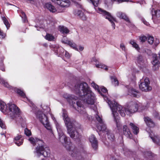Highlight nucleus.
Instances as JSON below:
<instances>
[{"label": "nucleus", "mask_w": 160, "mask_h": 160, "mask_svg": "<svg viewBox=\"0 0 160 160\" xmlns=\"http://www.w3.org/2000/svg\"><path fill=\"white\" fill-rule=\"evenodd\" d=\"M136 61L137 63L140 65H143L144 62L143 58L141 55H139L137 58Z\"/></svg>", "instance_id": "nucleus-29"}, {"label": "nucleus", "mask_w": 160, "mask_h": 160, "mask_svg": "<svg viewBox=\"0 0 160 160\" xmlns=\"http://www.w3.org/2000/svg\"><path fill=\"white\" fill-rule=\"evenodd\" d=\"M24 133L26 136H29L31 135V131L27 129V128H26L24 129Z\"/></svg>", "instance_id": "nucleus-44"}, {"label": "nucleus", "mask_w": 160, "mask_h": 160, "mask_svg": "<svg viewBox=\"0 0 160 160\" xmlns=\"http://www.w3.org/2000/svg\"><path fill=\"white\" fill-rule=\"evenodd\" d=\"M72 89L79 96L83 97L82 98L85 103L93 105V109L95 111L96 107L94 104L95 100V95L86 82H83L75 84Z\"/></svg>", "instance_id": "nucleus-1"}, {"label": "nucleus", "mask_w": 160, "mask_h": 160, "mask_svg": "<svg viewBox=\"0 0 160 160\" xmlns=\"http://www.w3.org/2000/svg\"><path fill=\"white\" fill-rule=\"evenodd\" d=\"M37 117L47 129L51 130V128L49 123L47 117L46 115L41 111H38L37 114Z\"/></svg>", "instance_id": "nucleus-11"}, {"label": "nucleus", "mask_w": 160, "mask_h": 160, "mask_svg": "<svg viewBox=\"0 0 160 160\" xmlns=\"http://www.w3.org/2000/svg\"><path fill=\"white\" fill-rule=\"evenodd\" d=\"M75 5L78 8H82V5L81 4L77 2H74Z\"/></svg>", "instance_id": "nucleus-49"}, {"label": "nucleus", "mask_w": 160, "mask_h": 160, "mask_svg": "<svg viewBox=\"0 0 160 160\" xmlns=\"http://www.w3.org/2000/svg\"><path fill=\"white\" fill-rule=\"evenodd\" d=\"M143 0H140V1H142Z\"/></svg>", "instance_id": "nucleus-63"}, {"label": "nucleus", "mask_w": 160, "mask_h": 160, "mask_svg": "<svg viewBox=\"0 0 160 160\" xmlns=\"http://www.w3.org/2000/svg\"><path fill=\"white\" fill-rule=\"evenodd\" d=\"M128 92L129 93L128 94L129 95H130L131 96H132L134 97H136L138 95V92L136 91V90L134 89L133 88H132L131 89H130Z\"/></svg>", "instance_id": "nucleus-27"}, {"label": "nucleus", "mask_w": 160, "mask_h": 160, "mask_svg": "<svg viewBox=\"0 0 160 160\" xmlns=\"http://www.w3.org/2000/svg\"><path fill=\"white\" fill-rule=\"evenodd\" d=\"M111 78L112 83L114 84L115 86H118V81L115 76H112L111 77Z\"/></svg>", "instance_id": "nucleus-31"}, {"label": "nucleus", "mask_w": 160, "mask_h": 160, "mask_svg": "<svg viewBox=\"0 0 160 160\" xmlns=\"http://www.w3.org/2000/svg\"><path fill=\"white\" fill-rule=\"evenodd\" d=\"M154 13V14H152V19L153 21L156 23L157 22L156 20V18H158V19H160V10H158L157 11H155Z\"/></svg>", "instance_id": "nucleus-24"}, {"label": "nucleus", "mask_w": 160, "mask_h": 160, "mask_svg": "<svg viewBox=\"0 0 160 160\" xmlns=\"http://www.w3.org/2000/svg\"><path fill=\"white\" fill-rule=\"evenodd\" d=\"M70 41L68 40V39L65 38L64 37L62 39L61 42L63 44H68L69 43H70Z\"/></svg>", "instance_id": "nucleus-40"}, {"label": "nucleus", "mask_w": 160, "mask_h": 160, "mask_svg": "<svg viewBox=\"0 0 160 160\" xmlns=\"http://www.w3.org/2000/svg\"><path fill=\"white\" fill-rule=\"evenodd\" d=\"M96 118L99 123V125H98L97 126L98 129L100 131H102L104 133H106L107 134L108 138V139L111 141H113L114 138V136L113 134L111 133L110 132L107 128L106 125L103 123L102 119L97 113L96 114Z\"/></svg>", "instance_id": "nucleus-6"}, {"label": "nucleus", "mask_w": 160, "mask_h": 160, "mask_svg": "<svg viewBox=\"0 0 160 160\" xmlns=\"http://www.w3.org/2000/svg\"><path fill=\"white\" fill-rule=\"evenodd\" d=\"M120 47L122 50L124 51H125L126 47L123 43H121L120 44Z\"/></svg>", "instance_id": "nucleus-50"}, {"label": "nucleus", "mask_w": 160, "mask_h": 160, "mask_svg": "<svg viewBox=\"0 0 160 160\" xmlns=\"http://www.w3.org/2000/svg\"><path fill=\"white\" fill-rule=\"evenodd\" d=\"M97 10L98 13L102 14L106 19H108L111 22L113 29H114L115 27V25L114 22H116V19L112 17L109 12L100 8H98V10Z\"/></svg>", "instance_id": "nucleus-10"}, {"label": "nucleus", "mask_w": 160, "mask_h": 160, "mask_svg": "<svg viewBox=\"0 0 160 160\" xmlns=\"http://www.w3.org/2000/svg\"><path fill=\"white\" fill-rule=\"evenodd\" d=\"M90 1L95 7L98 6L99 2V0H90Z\"/></svg>", "instance_id": "nucleus-45"}, {"label": "nucleus", "mask_w": 160, "mask_h": 160, "mask_svg": "<svg viewBox=\"0 0 160 160\" xmlns=\"http://www.w3.org/2000/svg\"><path fill=\"white\" fill-rule=\"evenodd\" d=\"M148 42L150 44H152L154 41V39L152 36H149L148 37Z\"/></svg>", "instance_id": "nucleus-42"}, {"label": "nucleus", "mask_w": 160, "mask_h": 160, "mask_svg": "<svg viewBox=\"0 0 160 160\" xmlns=\"http://www.w3.org/2000/svg\"><path fill=\"white\" fill-rule=\"evenodd\" d=\"M20 15L22 18V21L24 22H28V20L26 18V16L24 12L22 11H21Z\"/></svg>", "instance_id": "nucleus-33"}, {"label": "nucleus", "mask_w": 160, "mask_h": 160, "mask_svg": "<svg viewBox=\"0 0 160 160\" xmlns=\"http://www.w3.org/2000/svg\"><path fill=\"white\" fill-rule=\"evenodd\" d=\"M68 45H69L70 47H72L73 48L75 49V50H77L76 44L70 41V43H69Z\"/></svg>", "instance_id": "nucleus-39"}, {"label": "nucleus", "mask_w": 160, "mask_h": 160, "mask_svg": "<svg viewBox=\"0 0 160 160\" xmlns=\"http://www.w3.org/2000/svg\"><path fill=\"white\" fill-rule=\"evenodd\" d=\"M65 97L68 99L69 102H72L73 107L74 108L81 113L83 114L82 112L84 111H82V109L83 108L81 102L78 101L77 97L74 95H69L67 97Z\"/></svg>", "instance_id": "nucleus-8"}, {"label": "nucleus", "mask_w": 160, "mask_h": 160, "mask_svg": "<svg viewBox=\"0 0 160 160\" xmlns=\"http://www.w3.org/2000/svg\"><path fill=\"white\" fill-rule=\"evenodd\" d=\"M159 43V39H156L155 42V44L156 45H157Z\"/></svg>", "instance_id": "nucleus-53"}, {"label": "nucleus", "mask_w": 160, "mask_h": 160, "mask_svg": "<svg viewBox=\"0 0 160 160\" xmlns=\"http://www.w3.org/2000/svg\"><path fill=\"white\" fill-rule=\"evenodd\" d=\"M62 51H63V53L62 54L63 55H64V52H65L64 55L66 57L68 58L70 57V55L66 51H64V50L63 48L62 49Z\"/></svg>", "instance_id": "nucleus-46"}, {"label": "nucleus", "mask_w": 160, "mask_h": 160, "mask_svg": "<svg viewBox=\"0 0 160 160\" xmlns=\"http://www.w3.org/2000/svg\"><path fill=\"white\" fill-rule=\"evenodd\" d=\"M153 60L152 63L153 65V69L155 70L158 69L160 66V63L158 59V57L156 54L153 55Z\"/></svg>", "instance_id": "nucleus-14"}, {"label": "nucleus", "mask_w": 160, "mask_h": 160, "mask_svg": "<svg viewBox=\"0 0 160 160\" xmlns=\"http://www.w3.org/2000/svg\"><path fill=\"white\" fill-rule=\"evenodd\" d=\"M21 135H19L16 137L14 138L15 143L18 146H20L23 143V140L22 139H21Z\"/></svg>", "instance_id": "nucleus-25"}, {"label": "nucleus", "mask_w": 160, "mask_h": 160, "mask_svg": "<svg viewBox=\"0 0 160 160\" xmlns=\"http://www.w3.org/2000/svg\"><path fill=\"white\" fill-rule=\"evenodd\" d=\"M45 6L50 12L52 13H58L62 12V11L57 10L55 7L50 3L46 4Z\"/></svg>", "instance_id": "nucleus-16"}, {"label": "nucleus", "mask_w": 160, "mask_h": 160, "mask_svg": "<svg viewBox=\"0 0 160 160\" xmlns=\"http://www.w3.org/2000/svg\"><path fill=\"white\" fill-rule=\"evenodd\" d=\"M0 83L3 84L5 87L9 88V85L8 83L6 82L5 80L2 78H0Z\"/></svg>", "instance_id": "nucleus-41"}, {"label": "nucleus", "mask_w": 160, "mask_h": 160, "mask_svg": "<svg viewBox=\"0 0 160 160\" xmlns=\"http://www.w3.org/2000/svg\"><path fill=\"white\" fill-rule=\"evenodd\" d=\"M92 86L96 90H97L98 92L99 93H101L102 94V93L100 92V90L98 86L97 85L96 83H95L94 82H92L91 84Z\"/></svg>", "instance_id": "nucleus-37"}, {"label": "nucleus", "mask_w": 160, "mask_h": 160, "mask_svg": "<svg viewBox=\"0 0 160 160\" xmlns=\"http://www.w3.org/2000/svg\"><path fill=\"white\" fill-rule=\"evenodd\" d=\"M114 1L117 2L118 3H121L124 2H128L129 0H105V3L108 6L112 5Z\"/></svg>", "instance_id": "nucleus-23"}, {"label": "nucleus", "mask_w": 160, "mask_h": 160, "mask_svg": "<svg viewBox=\"0 0 160 160\" xmlns=\"http://www.w3.org/2000/svg\"><path fill=\"white\" fill-rule=\"evenodd\" d=\"M111 160H117L116 158H113V157H112L111 159Z\"/></svg>", "instance_id": "nucleus-58"}, {"label": "nucleus", "mask_w": 160, "mask_h": 160, "mask_svg": "<svg viewBox=\"0 0 160 160\" xmlns=\"http://www.w3.org/2000/svg\"><path fill=\"white\" fill-rule=\"evenodd\" d=\"M0 127L2 129H5L6 126L3 121L0 118Z\"/></svg>", "instance_id": "nucleus-48"}, {"label": "nucleus", "mask_w": 160, "mask_h": 160, "mask_svg": "<svg viewBox=\"0 0 160 160\" xmlns=\"http://www.w3.org/2000/svg\"><path fill=\"white\" fill-rule=\"evenodd\" d=\"M45 38L48 41H52L54 39V37L53 36L50 34H47L45 36Z\"/></svg>", "instance_id": "nucleus-36"}, {"label": "nucleus", "mask_w": 160, "mask_h": 160, "mask_svg": "<svg viewBox=\"0 0 160 160\" xmlns=\"http://www.w3.org/2000/svg\"><path fill=\"white\" fill-rule=\"evenodd\" d=\"M130 43L132 45V47L135 48L138 51H139L140 50V48L138 45L135 42L134 40H131Z\"/></svg>", "instance_id": "nucleus-28"}, {"label": "nucleus", "mask_w": 160, "mask_h": 160, "mask_svg": "<svg viewBox=\"0 0 160 160\" xmlns=\"http://www.w3.org/2000/svg\"><path fill=\"white\" fill-rule=\"evenodd\" d=\"M107 102L112 110V114L113 115L114 121L116 122L118 129L119 130L122 128V125L119 121L117 120V117L118 115V111L123 117L125 116V113L123 110H122V107L114 101H111L108 100Z\"/></svg>", "instance_id": "nucleus-4"}, {"label": "nucleus", "mask_w": 160, "mask_h": 160, "mask_svg": "<svg viewBox=\"0 0 160 160\" xmlns=\"http://www.w3.org/2000/svg\"><path fill=\"white\" fill-rule=\"evenodd\" d=\"M96 67L98 68H101L104 69L106 70H107L108 69L107 67L104 65L102 64H98L96 65Z\"/></svg>", "instance_id": "nucleus-38"}, {"label": "nucleus", "mask_w": 160, "mask_h": 160, "mask_svg": "<svg viewBox=\"0 0 160 160\" xmlns=\"http://www.w3.org/2000/svg\"><path fill=\"white\" fill-rule=\"evenodd\" d=\"M1 70H2V71H5V69L4 68H2L1 69Z\"/></svg>", "instance_id": "nucleus-59"}, {"label": "nucleus", "mask_w": 160, "mask_h": 160, "mask_svg": "<svg viewBox=\"0 0 160 160\" xmlns=\"http://www.w3.org/2000/svg\"><path fill=\"white\" fill-rule=\"evenodd\" d=\"M117 15L120 19H124L125 21L130 22V21L128 17L126 15V14L122 12H119L117 13Z\"/></svg>", "instance_id": "nucleus-19"}, {"label": "nucleus", "mask_w": 160, "mask_h": 160, "mask_svg": "<svg viewBox=\"0 0 160 160\" xmlns=\"http://www.w3.org/2000/svg\"><path fill=\"white\" fill-rule=\"evenodd\" d=\"M42 160H45L44 159H43Z\"/></svg>", "instance_id": "nucleus-62"}, {"label": "nucleus", "mask_w": 160, "mask_h": 160, "mask_svg": "<svg viewBox=\"0 0 160 160\" xmlns=\"http://www.w3.org/2000/svg\"><path fill=\"white\" fill-rule=\"evenodd\" d=\"M2 19L3 21V22L6 27L8 29L9 28L10 25L9 22L7 20V19L5 17H2Z\"/></svg>", "instance_id": "nucleus-32"}, {"label": "nucleus", "mask_w": 160, "mask_h": 160, "mask_svg": "<svg viewBox=\"0 0 160 160\" xmlns=\"http://www.w3.org/2000/svg\"><path fill=\"white\" fill-rule=\"evenodd\" d=\"M60 31L63 33H67L69 32V30L67 28L63 26L60 27Z\"/></svg>", "instance_id": "nucleus-34"}, {"label": "nucleus", "mask_w": 160, "mask_h": 160, "mask_svg": "<svg viewBox=\"0 0 160 160\" xmlns=\"http://www.w3.org/2000/svg\"><path fill=\"white\" fill-rule=\"evenodd\" d=\"M29 2L32 4H35L36 3L37 0H27Z\"/></svg>", "instance_id": "nucleus-51"}, {"label": "nucleus", "mask_w": 160, "mask_h": 160, "mask_svg": "<svg viewBox=\"0 0 160 160\" xmlns=\"http://www.w3.org/2000/svg\"><path fill=\"white\" fill-rule=\"evenodd\" d=\"M89 141L91 142L92 148L96 149L98 146V141L95 137L93 135H91L89 138Z\"/></svg>", "instance_id": "nucleus-15"}, {"label": "nucleus", "mask_w": 160, "mask_h": 160, "mask_svg": "<svg viewBox=\"0 0 160 160\" xmlns=\"http://www.w3.org/2000/svg\"><path fill=\"white\" fill-rule=\"evenodd\" d=\"M16 91L18 94H19L22 97L25 98L26 97V96L25 94L22 91H21V90L17 89L16 90Z\"/></svg>", "instance_id": "nucleus-35"}, {"label": "nucleus", "mask_w": 160, "mask_h": 160, "mask_svg": "<svg viewBox=\"0 0 160 160\" xmlns=\"http://www.w3.org/2000/svg\"><path fill=\"white\" fill-rule=\"evenodd\" d=\"M62 116L67 128L68 133L72 138L75 140H79L81 138V135L77 131L75 124L71 122L65 110L63 111Z\"/></svg>", "instance_id": "nucleus-3"}, {"label": "nucleus", "mask_w": 160, "mask_h": 160, "mask_svg": "<svg viewBox=\"0 0 160 160\" xmlns=\"http://www.w3.org/2000/svg\"><path fill=\"white\" fill-rule=\"evenodd\" d=\"M142 21L143 22V23L146 26H148L149 25V23L147 22L144 19H142Z\"/></svg>", "instance_id": "nucleus-52"}, {"label": "nucleus", "mask_w": 160, "mask_h": 160, "mask_svg": "<svg viewBox=\"0 0 160 160\" xmlns=\"http://www.w3.org/2000/svg\"><path fill=\"white\" fill-rule=\"evenodd\" d=\"M0 105L1 106V109L2 112L5 111L7 109V106L6 104L3 102L0 101Z\"/></svg>", "instance_id": "nucleus-30"}, {"label": "nucleus", "mask_w": 160, "mask_h": 160, "mask_svg": "<svg viewBox=\"0 0 160 160\" xmlns=\"http://www.w3.org/2000/svg\"><path fill=\"white\" fill-rule=\"evenodd\" d=\"M149 135L154 143L160 145V138L158 136L153 132H151L149 133Z\"/></svg>", "instance_id": "nucleus-13"}, {"label": "nucleus", "mask_w": 160, "mask_h": 160, "mask_svg": "<svg viewBox=\"0 0 160 160\" xmlns=\"http://www.w3.org/2000/svg\"><path fill=\"white\" fill-rule=\"evenodd\" d=\"M144 119L147 125L149 127H153L155 126L154 122L150 118L147 117H144Z\"/></svg>", "instance_id": "nucleus-20"}, {"label": "nucleus", "mask_w": 160, "mask_h": 160, "mask_svg": "<svg viewBox=\"0 0 160 160\" xmlns=\"http://www.w3.org/2000/svg\"><path fill=\"white\" fill-rule=\"evenodd\" d=\"M144 155L146 160H155V158H154L155 154L152 153L151 152H145Z\"/></svg>", "instance_id": "nucleus-18"}, {"label": "nucleus", "mask_w": 160, "mask_h": 160, "mask_svg": "<svg viewBox=\"0 0 160 160\" xmlns=\"http://www.w3.org/2000/svg\"><path fill=\"white\" fill-rule=\"evenodd\" d=\"M130 126L133 131L134 134H137L139 132V128L134 124L130 123L129 124Z\"/></svg>", "instance_id": "nucleus-26"}, {"label": "nucleus", "mask_w": 160, "mask_h": 160, "mask_svg": "<svg viewBox=\"0 0 160 160\" xmlns=\"http://www.w3.org/2000/svg\"><path fill=\"white\" fill-rule=\"evenodd\" d=\"M143 108L142 109V110L145 109L146 108V107L145 106H143Z\"/></svg>", "instance_id": "nucleus-60"}, {"label": "nucleus", "mask_w": 160, "mask_h": 160, "mask_svg": "<svg viewBox=\"0 0 160 160\" xmlns=\"http://www.w3.org/2000/svg\"><path fill=\"white\" fill-rule=\"evenodd\" d=\"M83 115L85 117H88V114L85 112L83 113Z\"/></svg>", "instance_id": "nucleus-54"}, {"label": "nucleus", "mask_w": 160, "mask_h": 160, "mask_svg": "<svg viewBox=\"0 0 160 160\" xmlns=\"http://www.w3.org/2000/svg\"><path fill=\"white\" fill-rule=\"evenodd\" d=\"M83 49V48L82 46H80L79 47V50L80 51H82Z\"/></svg>", "instance_id": "nucleus-57"}, {"label": "nucleus", "mask_w": 160, "mask_h": 160, "mask_svg": "<svg viewBox=\"0 0 160 160\" xmlns=\"http://www.w3.org/2000/svg\"><path fill=\"white\" fill-rule=\"evenodd\" d=\"M74 13L75 15L79 16L83 20L86 19V17L81 10L75 9Z\"/></svg>", "instance_id": "nucleus-22"}, {"label": "nucleus", "mask_w": 160, "mask_h": 160, "mask_svg": "<svg viewBox=\"0 0 160 160\" xmlns=\"http://www.w3.org/2000/svg\"><path fill=\"white\" fill-rule=\"evenodd\" d=\"M57 3L62 7H68L70 6L71 2L69 0H60Z\"/></svg>", "instance_id": "nucleus-17"}, {"label": "nucleus", "mask_w": 160, "mask_h": 160, "mask_svg": "<svg viewBox=\"0 0 160 160\" xmlns=\"http://www.w3.org/2000/svg\"><path fill=\"white\" fill-rule=\"evenodd\" d=\"M138 108V104L136 102H132L130 103L127 108H123L124 112H125L126 114L128 115L134 113L137 111Z\"/></svg>", "instance_id": "nucleus-9"}, {"label": "nucleus", "mask_w": 160, "mask_h": 160, "mask_svg": "<svg viewBox=\"0 0 160 160\" xmlns=\"http://www.w3.org/2000/svg\"><path fill=\"white\" fill-rule=\"evenodd\" d=\"M46 45H47V44H44V46H46Z\"/></svg>", "instance_id": "nucleus-61"}, {"label": "nucleus", "mask_w": 160, "mask_h": 160, "mask_svg": "<svg viewBox=\"0 0 160 160\" xmlns=\"http://www.w3.org/2000/svg\"><path fill=\"white\" fill-rule=\"evenodd\" d=\"M123 134L128 138H131L132 137L131 132L127 126L125 125L123 126Z\"/></svg>", "instance_id": "nucleus-21"}, {"label": "nucleus", "mask_w": 160, "mask_h": 160, "mask_svg": "<svg viewBox=\"0 0 160 160\" xmlns=\"http://www.w3.org/2000/svg\"><path fill=\"white\" fill-rule=\"evenodd\" d=\"M57 52H58V50H57Z\"/></svg>", "instance_id": "nucleus-64"}, {"label": "nucleus", "mask_w": 160, "mask_h": 160, "mask_svg": "<svg viewBox=\"0 0 160 160\" xmlns=\"http://www.w3.org/2000/svg\"><path fill=\"white\" fill-rule=\"evenodd\" d=\"M29 141L33 145H38L36 148V151L38 155H42L44 157L48 156L49 153V148L42 140L31 137L29 139Z\"/></svg>", "instance_id": "nucleus-5"}, {"label": "nucleus", "mask_w": 160, "mask_h": 160, "mask_svg": "<svg viewBox=\"0 0 160 160\" xmlns=\"http://www.w3.org/2000/svg\"><path fill=\"white\" fill-rule=\"evenodd\" d=\"M139 39L141 42H145L147 39V37L144 36L140 37Z\"/></svg>", "instance_id": "nucleus-47"}, {"label": "nucleus", "mask_w": 160, "mask_h": 160, "mask_svg": "<svg viewBox=\"0 0 160 160\" xmlns=\"http://www.w3.org/2000/svg\"><path fill=\"white\" fill-rule=\"evenodd\" d=\"M52 2H55L57 3V2H58V1H60V0H51Z\"/></svg>", "instance_id": "nucleus-56"}, {"label": "nucleus", "mask_w": 160, "mask_h": 160, "mask_svg": "<svg viewBox=\"0 0 160 160\" xmlns=\"http://www.w3.org/2000/svg\"><path fill=\"white\" fill-rule=\"evenodd\" d=\"M141 83L139 85V88L142 91L147 92L151 90L152 88L149 85L150 82L148 78L142 79L140 80Z\"/></svg>", "instance_id": "nucleus-12"}, {"label": "nucleus", "mask_w": 160, "mask_h": 160, "mask_svg": "<svg viewBox=\"0 0 160 160\" xmlns=\"http://www.w3.org/2000/svg\"><path fill=\"white\" fill-rule=\"evenodd\" d=\"M7 105L9 108L8 114L11 118L13 119H15L17 120L18 118L21 120L19 108L14 104L9 103Z\"/></svg>", "instance_id": "nucleus-7"}, {"label": "nucleus", "mask_w": 160, "mask_h": 160, "mask_svg": "<svg viewBox=\"0 0 160 160\" xmlns=\"http://www.w3.org/2000/svg\"><path fill=\"white\" fill-rule=\"evenodd\" d=\"M158 112H155V113H154V116L156 117H157L158 116Z\"/></svg>", "instance_id": "nucleus-55"}, {"label": "nucleus", "mask_w": 160, "mask_h": 160, "mask_svg": "<svg viewBox=\"0 0 160 160\" xmlns=\"http://www.w3.org/2000/svg\"><path fill=\"white\" fill-rule=\"evenodd\" d=\"M101 91L100 92L102 93V94H101V93H100L103 96H105V95L104 94H103L102 92H103V93H104L105 94H106V93L107 92V89L105 88V87H102L101 88Z\"/></svg>", "instance_id": "nucleus-43"}, {"label": "nucleus", "mask_w": 160, "mask_h": 160, "mask_svg": "<svg viewBox=\"0 0 160 160\" xmlns=\"http://www.w3.org/2000/svg\"><path fill=\"white\" fill-rule=\"evenodd\" d=\"M58 133L59 139L68 153L72 157H75L79 152L77 148L70 142L68 141V137L63 133L60 124L55 118H52Z\"/></svg>", "instance_id": "nucleus-2"}]
</instances>
